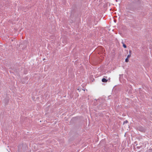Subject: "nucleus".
<instances>
[{
	"label": "nucleus",
	"mask_w": 152,
	"mask_h": 152,
	"mask_svg": "<svg viewBox=\"0 0 152 152\" xmlns=\"http://www.w3.org/2000/svg\"><path fill=\"white\" fill-rule=\"evenodd\" d=\"M102 81L103 82L106 83L107 82L108 80L104 78H103L102 79Z\"/></svg>",
	"instance_id": "f257e3e1"
},
{
	"label": "nucleus",
	"mask_w": 152,
	"mask_h": 152,
	"mask_svg": "<svg viewBox=\"0 0 152 152\" xmlns=\"http://www.w3.org/2000/svg\"><path fill=\"white\" fill-rule=\"evenodd\" d=\"M129 58H126V59H125V61L126 62H127L129 61Z\"/></svg>",
	"instance_id": "f03ea898"
},
{
	"label": "nucleus",
	"mask_w": 152,
	"mask_h": 152,
	"mask_svg": "<svg viewBox=\"0 0 152 152\" xmlns=\"http://www.w3.org/2000/svg\"><path fill=\"white\" fill-rule=\"evenodd\" d=\"M131 56V54H129V55H128V56H127V58H129Z\"/></svg>",
	"instance_id": "7ed1b4c3"
},
{
	"label": "nucleus",
	"mask_w": 152,
	"mask_h": 152,
	"mask_svg": "<svg viewBox=\"0 0 152 152\" xmlns=\"http://www.w3.org/2000/svg\"><path fill=\"white\" fill-rule=\"evenodd\" d=\"M123 47L124 48H126V45L124 44H123Z\"/></svg>",
	"instance_id": "20e7f679"
},
{
	"label": "nucleus",
	"mask_w": 152,
	"mask_h": 152,
	"mask_svg": "<svg viewBox=\"0 0 152 152\" xmlns=\"http://www.w3.org/2000/svg\"><path fill=\"white\" fill-rule=\"evenodd\" d=\"M127 122H128L127 121H124V123H127Z\"/></svg>",
	"instance_id": "39448f33"
},
{
	"label": "nucleus",
	"mask_w": 152,
	"mask_h": 152,
	"mask_svg": "<svg viewBox=\"0 0 152 152\" xmlns=\"http://www.w3.org/2000/svg\"><path fill=\"white\" fill-rule=\"evenodd\" d=\"M129 52L130 54H131V50H130Z\"/></svg>",
	"instance_id": "423d86ee"
}]
</instances>
